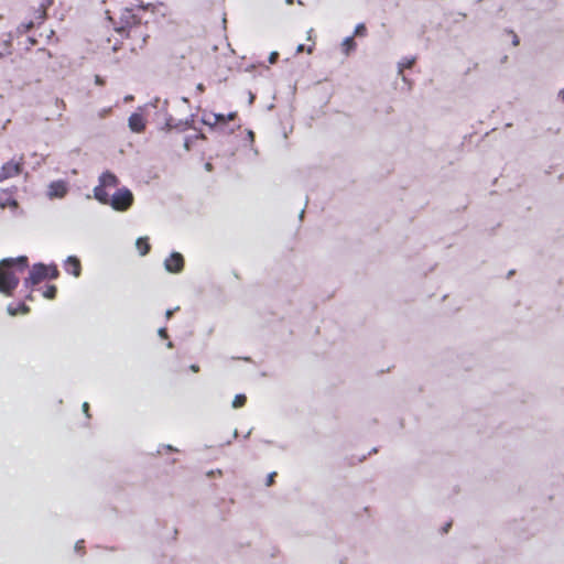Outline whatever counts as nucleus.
<instances>
[{"instance_id": "obj_1", "label": "nucleus", "mask_w": 564, "mask_h": 564, "mask_svg": "<svg viewBox=\"0 0 564 564\" xmlns=\"http://www.w3.org/2000/svg\"><path fill=\"white\" fill-rule=\"evenodd\" d=\"M134 202L132 192L128 187L118 188L111 196L108 194L107 200L102 205H109L116 212L128 210Z\"/></svg>"}, {"instance_id": "obj_2", "label": "nucleus", "mask_w": 564, "mask_h": 564, "mask_svg": "<svg viewBox=\"0 0 564 564\" xmlns=\"http://www.w3.org/2000/svg\"><path fill=\"white\" fill-rule=\"evenodd\" d=\"M119 178L110 171L102 172L98 177V185L94 187V198L99 203H105L108 197L106 188L116 187Z\"/></svg>"}, {"instance_id": "obj_3", "label": "nucleus", "mask_w": 564, "mask_h": 564, "mask_svg": "<svg viewBox=\"0 0 564 564\" xmlns=\"http://www.w3.org/2000/svg\"><path fill=\"white\" fill-rule=\"evenodd\" d=\"M24 165V156L21 155L19 160H10L2 164L0 167V182L6 181L8 178L18 176L22 173Z\"/></svg>"}, {"instance_id": "obj_4", "label": "nucleus", "mask_w": 564, "mask_h": 564, "mask_svg": "<svg viewBox=\"0 0 564 564\" xmlns=\"http://www.w3.org/2000/svg\"><path fill=\"white\" fill-rule=\"evenodd\" d=\"M47 265L42 262L34 263L30 270L29 276L24 279L23 285L29 289L47 279Z\"/></svg>"}, {"instance_id": "obj_5", "label": "nucleus", "mask_w": 564, "mask_h": 564, "mask_svg": "<svg viewBox=\"0 0 564 564\" xmlns=\"http://www.w3.org/2000/svg\"><path fill=\"white\" fill-rule=\"evenodd\" d=\"M69 191L68 182L64 180L53 181L47 185L46 195L50 199L63 198Z\"/></svg>"}, {"instance_id": "obj_6", "label": "nucleus", "mask_w": 564, "mask_h": 564, "mask_svg": "<svg viewBox=\"0 0 564 564\" xmlns=\"http://www.w3.org/2000/svg\"><path fill=\"white\" fill-rule=\"evenodd\" d=\"M184 268V258L180 252H172L164 261V269L170 273H180Z\"/></svg>"}, {"instance_id": "obj_7", "label": "nucleus", "mask_w": 564, "mask_h": 564, "mask_svg": "<svg viewBox=\"0 0 564 564\" xmlns=\"http://www.w3.org/2000/svg\"><path fill=\"white\" fill-rule=\"evenodd\" d=\"M193 121H194L193 115L189 118L185 119V120H178L177 122H175V120L172 117V115L166 113V118H165V122H164L163 129L167 130V131H171L173 129H175L177 131H184V130H186V129L192 127Z\"/></svg>"}, {"instance_id": "obj_8", "label": "nucleus", "mask_w": 564, "mask_h": 564, "mask_svg": "<svg viewBox=\"0 0 564 564\" xmlns=\"http://www.w3.org/2000/svg\"><path fill=\"white\" fill-rule=\"evenodd\" d=\"M128 126L131 131L140 133L145 129V122L142 115L133 112L128 119Z\"/></svg>"}, {"instance_id": "obj_9", "label": "nucleus", "mask_w": 564, "mask_h": 564, "mask_svg": "<svg viewBox=\"0 0 564 564\" xmlns=\"http://www.w3.org/2000/svg\"><path fill=\"white\" fill-rule=\"evenodd\" d=\"M1 263L10 264L12 268L18 271H23L29 267V259L26 256H19L17 258H6L1 260Z\"/></svg>"}, {"instance_id": "obj_10", "label": "nucleus", "mask_w": 564, "mask_h": 564, "mask_svg": "<svg viewBox=\"0 0 564 564\" xmlns=\"http://www.w3.org/2000/svg\"><path fill=\"white\" fill-rule=\"evenodd\" d=\"M65 268L66 271L72 273L74 276H79L82 271L80 261L75 256L67 257Z\"/></svg>"}, {"instance_id": "obj_11", "label": "nucleus", "mask_w": 564, "mask_h": 564, "mask_svg": "<svg viewBox=\"0 0 564 564\" xmlns=\"http://www.w3.org/2000/svg\"><path fill=\"white\" fill-rule=\"evenodd\" d=\"M130 19H133L135 20V15L131 13V10L130 9H126V14H123L121 17V22H122V25L119 26V28H116V32L121 34V35H127L128 36V28L130 26Z\"/></svg>"}, {"instance_id": "obj_12", "label": "nucleus", "mask_w": 564, "mask_h": 564, "mask_svg": "<svg viewBox=\"0 0 564 564\" xmlns=\"http://www.w3.org/2000/svg\"><path fill=\"white\" fill-rule=\"evenodd\" d=\"M30 308L25 303H19L18 306H13L12 304H9L7 307V312L11 316L18 315V313L26 314L29 313Z\"/></svg>"}, {"instance_id": "obj_13", "label": "nucleus", "mask_w": 564, "mask_h": 564, "mask_svg": "<svg viewBox=\"0 0 564 564\" xmlns=\"http://www.w3.org/2000/svg\"><path fill=\"white\" fill-rule=\"evenodd\" d=\"M135 247L139 250L140 256H145L150 251V243L147 237H139L135 240Z\"/></svg>"}, {"instance_id": "obj_14", "label": "nucleus", "mask_w": 564, "mask_h": 564, "mask_svg": "<svg viewBox=\"0 0 564 564\" xmlns=\"http://www.w3.org/2000/svg\"><path fill=\"white\" fill-rule=\"evenodd\" d=\"M343 47H344V53L346 55H348L350 53V51H354L355 47H356V42L354 40V36H347L345 37V40L343 41Z\"/></svg>"}, {"instance_id": "obj_15", "label": "nucleus", "mask_w": 564, "mask_h": 564, "mask_svg": "<svg viewBox=\"0 0 564 564\" xmlns=\"http://www.w3.org/2000/svg\"><path fill=\"white\" fill-rule=\"evenodd\" d=\"M415 63V57H405L399 63V73L401 74L404 68H411Z\"/></svg>"}, {"instance_id": "obj_16", "label": "nucleus", "mask_w": 564, "mask_h": 564, "mask_svg": "<svg viewBox=\"0 0 564 564\" xmlns=\"http://www.w3.org/2000/svg\"><path fill=\"white\" fill-rule=\"evenodd\" d=\"M247 397L245 394H237L232 401V408L238 409L245 405Z\"/></svg>"}, {"instance_id": "obj_17", "label": "nucleus", "mask_w": 564, "mask_h": 564, "mask_svg": "<svg viewBox=\"0 0 564 564\" xmlns=\"http://www.w3.org/2000/svg\"><path fill=\"white\" fill-rule=\"evenodd\" d=\"M47 268H48L47 269V272H48L47 279H50V280L57 279L59 275V272H58L56 264L52 263V264L47 265Z\"/></svg>"}, {"instance_id": "obj_18", "label": "nucleus", "mask_w": 564, "mask_h": 564, "mask_svg": "<svg viewBox=\"0 0 564 564\" xmlns=\"http://www.w3.org/2000/svg\"><path fill=\"white\" fill-rule=\"evenodd\" d=\"M57 293V288L55 285H48L43 293V296L48 300L55 299Z\"/></svg>"}, {"instance_id": "obj_19", "label": "nucleus", "mask_w": 564, "mask_h": 564, "mask_svg": "<svg viewBox=\"0 0 564 564\" xmlns=\"http://www.w3.org/2000/svg\"><path fill=\"white\" fill-rule=\"evenodd\" d=\"M34 23L32 21L28 22V23H21L18 28H17V32L19 34H23V33H26L29 32L32 28H33Z\"/></svg>"}, {"instance_id": "obj_20", "label": "nucleus", "mask_w": 564, "mask_h": 564, "mask_svg": "<svg viewBox=\"0 0 564 564\" xmlns=\"http://www.w3.org/2000/svg\"><path fill=\"white\" fill-rule=\"evenodd\" d=\"M7 206H10V207H17L18 206V202L14 199V198H7L4 200H0V208H6Z\"/></svg>"}, {"instance_id": "obj_21", "label": "nucleus", "mask_w": 564, "mask_h": 564, "mask_svg": "<svg viewBox=\"0 0 564 564\" xmlns=\"http://www.w3.org/2000/svg\"><path fill=\"white\" fill-rule=\"evenodd\" d=\"M195 139L193 138V135H187L185 139H184V149L186 151H189L193 147V143H194Z\"/></svg>"}, {"instance_id": "obj_22", "label": "nucleus", "mask_w": 564, "mask_h": 564, "mask_svg": "<svg viewBox=\"0 0 564 564\" xmlns=\"http://www.w3.org/2000/svg\"><path fill=\"white\" fill-rule=\"evenodd\" d=\"M506 32L512 36V45L518 46L520 43V40H519V36L514 33V31L507 29Z\"/></svg>"}, {"instance_id": "obj_23", "label": "nucleus", "mask_w": 564, "mask_h": 564, "mask_svg": "<svg viewBox=\"0 0 564 564\" xmlns=\"http://www.w3.org/2000/svg\"><path fill=\"white\" fill-rule=\"evenodd\" d=\"M366 33V26L362 23H359L355 28V35H364Z\"/></svg>"}, {"instance_id": "obj_24", "label": "nucleus", "mask_w": 564, "mask_h": 564, "mask_svg": "<svg viewBox=\"0 0 564 564\" xmlns=\"http://www.w3.org/2000/svg\"><path fill=\"white\" fill-rule=\"evenodd\" d=\"M202 122L206 126H208L210 129H215L217 127V124L215 123L214 119L210 120V119H207L206 117H203L202 118Z\"/></svg>"}, {"instance_id": "obj_25", "label": "nucleus", "mask_w": 564, "mask_h": 564, "mask_svg": "<svg viewBox=\"0 0 564 564\" xmlns=\"http://www.w3.org/2000/svg\"><path fill=\"white\" fill-rule=\"evenodd\" d=\"M213 119L215 123L225 122V115L223 113H213Z\"/></svg>"}, {"instance_id": "obj_26", "label": "nucleus", "mask_w": 564, "mask_h": 564, "mask_svg": "<svg viewBox=\"0 0 564 564\" xmlns=\"http://www.w3.org/2000/svg\"><path fill=\"white\" fill-rule=\"evenodd\" d=\"M276 476V473L275 471H272L270 473L268 476H267V480H265V485L267 486H271L274 481V477Z\"/></svg>"}, {"instance_id": "obj_27", "label": "nucleus", "mask_w": 564, "mask_h": 564, "mask_svg": "<svg viewBox=\"0 0 564 564\" xmlns=\"http://www.w3.org/2000/svg\"><path fill=\"white\" fill-rule=\"evenodd\" d=\"M278 58H279V53L275 51L271 52L269 55V63L274 64V63H276Z\"/></svg>"}, {"instance_id": "obj_28", "label": "nucleus", "mask_w": 564, "mask_h": 564, "mask_svg": "<svg viewBox=\"0 0 564 564\" xmlns=\"http://www.w3.org/2000/svg\"><path fill=\"white\" fill-rule=\"evenodd\" d=\"M177 310H180L178 306H176L175 308H170L165 312V317L169 319L172 317V315L174 314V312H176Z\"/></svg>"}, {"instance_id": "obj_29", "label": "nucleus", "mask_w": 564, "mask_h": 564, "mask_svg": "<svg viewBox=\"0 0 564 564\" xmlns=\"http://www.w3.org/2000/svg\"><path fill=\"white\" fill-rule=\"evenodd\" d=\"M158 334H159V336H160V337H162V338H166V337H167V332H166V328H165V327H161V328H159Z\"/></svg>"}, {"instance_id": "obj_30", "label": "nucleus", "mask_w": 564, "mask_h": 564, "mask_svg": "<svg viewBox=\"0 0 564 564\" xmlns=\"http://www.w3.org/2000/svg\"><path fill=\"white\" fill-rule=\"evenodd\" d=\"M167 106H169V100L164 99L163 102H162L161 109L164 111L165 116H166V113H169L167 112Z\"/></svg>"}, {"instance_id": "obj_31", "label": "nucleus", "mask_w": 564, "mask_h": 564, "mask_svg": "<svg viewBox=\"0 0 564 564\" xmlns=\"http://www.w3.org/2000/svg\"><path fill=\"white\" fill-rule=\"evenodd\" d=\"M83 412L86 414L87 417H89L88 409L89 404L87 402H84L82 405Z\"/></svg>"}, {"instance_id": "obj_32", "label": "nucleus", "mask_w": 564, "mask_h": 564, "mask_svg": "<svg viewBox=\"0 0 564 564\" xmlns=\"http://www.w3.org/2000/svg\"><path fill=\"white\" fill-rule=\"evenodd\" d=\"M236 117H237V112H235V111L229 112L227 116H225V121L226 120H234Z\"/></svg>"}, {"instance_id": "obj_33", "label": "nucleus", "mask_w": 564, "mask_h": 564, "mask_svg": "<svg viewBox=\"0 0 564 564\" xmlns=\"http://www.w3.org/2000/svg\"><path fill=\"white\" fill-rule=\"evenodd\" d=\"M84 540H79L75 543V551H79L83 549Z\"/></svg>"}, {"instance_id": "obj_34", "label": "nucleus", "mask_w": 564, "mask_h": 564, "mask_svg": "<svg viewBox=\"0 0 564 564\" xmlns=\"http://www.w3.org/2000/svg\"><path fill=\"white\" fill-rule=\"evenodd\" d=\"M95 83L97 85H104L105 80L99 75H96L95 76Z\"/></svg>"}, {"instance_id": "obj_35", "label": "nucleus", "mask_w": 564, "mask_h": 564, "mask_svg": "<svg viewBox=\"0 0 564 564\" xmlns=\"http://www.w3.org/2000/svg\"><path fill=\"white\" fill-rule=\"evenodd\" d=\"M159 104H160V98H155V99H154L153 101H151L149 105H150V106H152V107H154V108H159V107H160V106H159Z\"/></svg>"}, {"instance_id": "obj_36", "label": "nucleus", "mask_w": 564, "mask_h": 564, "mask_svg": "<svg viewBox=\"0 0 564 564\" xmlns=\"http://www.w3.org/2000/svg\"><path fill=\"white\" fill-rule=\"evenodd\" d=\"M254 98H256V96H254L251 91H249L248 99H249V104H250V105H251V104H253Z\"/></svg>"}, {"instance_id": "obj_37", "label": "nucleus", "mask_w": 564, "mask_h": 564, "mask_svg": "<svg viewBox=\"0 0 564 564\" xmlns=\"http://www.w3.org/2000/svg\"><path fill=\"white\" fill-rule=\"evenodd\" d=\"M193 138H194L195 140H197V139H205L206 137H205V134H204V133L199 132V133H197V134H194V135H193Z\"/></svg>"}, {"instance_id": "obj_38", "label": "nucleus", "mask_w": 564, "mask_h": 564, "mask_svg": "<svg viewBox=\"0 0 564 564\" xmlns=\"http://www.w3.org/2000/svg\"><path fill=\"white\" fill-rule=\"evenodd\" d=\"M247 134H248L249 140H250L251 142H253V139H254V133H253V131L248 130Z\"/></svg>"}, {"instance_id": "obj_39", "label": "nucleus", "mask_w": 564, "mask_h": 564, "mask_svg": "<svg viewBox=\"0 0 564 564\" xmlns=\"http://www.w3.org/2000/svg\"><path fill=\"white\" fill-rule=\"evenodd\" d=\"M305 50V45L304 44H299L297 47H296V53H301Z\"/></svg>"}, {"instance_id": "obj_40", "label": "nucleus", "mask_w": 564, "mask_h": 564, "mask_svg": "<svg viewBox=\"0 0 564 564\" xmlns=\"http://www.w3.org/2000/svg\"><path fill=\"white\" fill-rule=\"evenodd\" d=\"M205 170L210 172L213 170V164L209 162L205 163Z\"/></svg>"}, {"instance_id": "obj_41", "label": "nucleus", "mask_w": 564, "mask_h": 564, "mask_svg": "<svg viewBox=\"0 0 564 564\" xmlns=\"http://www.w3.org/2000/svg\"><path fill=\"white\" fill-rule=\"evenodd\" d=\"M164 447L167 449V451H171V452H176L177 449L175 447H173L172 445H164Z\"/></svg>"}, {"instance_id": "obj_42", "label": "nucleus", "mask_w": 564, "mask_h": 564, "mask_svg": "<svg viewBox=\"0 0 564 564\" xmlns=\"http://www.w3.org/2000/svg\"><path fill=\"white\" fill-rule=\"evenodd\" d=\"M196 89H197L198 91H204V90H205V87H204V85H203V84H200V83H199V84L196 86Z\"/></svg>"}, {"instance_id": "obj_43", "label": "nucleus", "mask_w": 564, "mask_h": 564, "mask_svg": "<svg viewBox=\"0 0 564 564\" xmlns=\"http://www.w3.org/2000/svg\"><path fill=\"white\" fill-rule=\"evenodd\" d=\"M189 368L194 372H197L199 370V367L197 365H192Z\"/></svg>"}, {"instance_id": "obj_44", "label": "nucleus", "mask_w": 564, "mask_h": 564, "mask_svg": "<svg viewBox=\"0 0 564 564\" xmlns=\"http://www.w3.org/2000/svg\"><path fill=\"white\" fill-rule=\"evenodd\" d=\"M304 214H305V210H304V209H302V210L300 212V214H299V218H300V220H302V219H303Z\"/></svg>"}, {"instance_id": "obj_45", "label": "nucleus", "mask_w": 564, "mask_h": 564, "mask_svg": "<svg viewBox=\"0 0 564 564\" xmlns=\"http://www.w3.org/2000/svg\"><path fill=\"white\" fill-rule=\"evenodd\" d=\"M449 527H451V523H446V524L444 525V528H443V531H444V532H447V531H448V529H449Z\"/></svg>"}, {"instance_id": "obj_46", "label": "nucleus", "mask_w": 564, "mask_h": 564, "mask_svg": "<svg viewBox=\"0 0 564 564\" xmlns=\"http://www.w3.org/2000/svg\"><path fill=\"white\" fill-rule=\"evenodd\" d=\"M132 99H133V96H131V95L124 97V101H130Z\"/></svg>"}, {"instance_id": "obj_47", "label": "nucleus", "mask_w": 564, "mask_h": 564, "mask_svg": "<svg viewBox=\"0 0 564 564\" xmlns=\"http://www.w3.org/2000/svg\"><path fill=\"white\" fill-rule=\"evenodd\" d=\"M306 51H307V53H310V54H311V53L313 52V46H308V47L306 48Z\"/></svg>"}, {"instance_id": "obj_48", "label": "nucleus", "mask_w": 564, "mask_h": 564, "mask_svg": "<svg viewBox=\"0 0 564 564\" xmlns=\"http://www.w3.org/2000/svg\"><path fill=\"white\" fill-rule=\"evenodd\" d=\"M560 96L564 100V88L560 91Z\"/></svg>"}, {"instance_id": "obj_49", "label": "nucleus", "mask_w": 564, "mask_h": 564, "mask_svg": "<svg viewBox=\"0 0 564 564\" xmlns=\"http://www.w3.org/2000/svg\"><path fill=\"white\" fill-rule=\"evenodd\" d=\"M166 346H167V348H172L173 347V343L172 341H167Z\"/></svg>"}, {"instance_id": "obj_50", "label": "nucleus", "mask_w": 564, "mask_h": 564, "mask_svg": "<svg viewBox=\"0 0 564 564\" xmlns=\"http://www.w3.org/2000/svg\"><path fill=\"white\" fill-rule=\"evenodd\" d=\"M250 434H251V430H250V431H248V432H247V434H245V436H243V437H245V438H248V437L250 436Z\"/></svg>"}, {"instance_id": "obj_51", "label": "nucleus", "mask_w": 564, "mask_h": 564, "mask_svg": "<svg viewBox=\"0 0 564 564\" xmlns=\"http://www.w3.org/2000/svg\"><path fill=\"white\" fill-rule=\"evenodd\" d=\"M234 131H235V129H234V128H231V129H229V130L227 131V133H228V134H230V133H234Z\"/></svg>"}, {"instance_id": "obj_52", "label": "nucleus", "mask_w": 564, "mask_h": 564, "mask_svg": "<svg viewBox=\"0 0 564 564\" xmlns=\"http://www.w3.org/2000/svg\"><path fill=\"white\" fill-rule=\"evenodd\" d=\"M26 299H28V300H32V294H31V293H29V294L26 295Z\"/></svg>"}, {"instance_id": "obj_53", "label": "nucleus", "mask_w": 564, "mask_h": 564, "mask_svg": "<svg viewBox=\"0 0 564 564\" xmlns=\"http://www.w3.org/2000/svg\"><path fill=\"white\" fill-rule=\"evenodd\" d=\"M237 436H238V431H237V430H235V431H234V437H237Z\"/></svg>"}, {"instance_id": "obj_54", "label": "nucleus", "mask_w": 564, "mask_h": 564, "mask_svg": "<svg viewBox=\"0 0 564 564\" xmlns=\"http://www.w3.org/2000/svg\"><path fill=\"white\" fill-rule=\"evenodd\" d=\"M313 30H310L308 31V36H307V40H311V33H312Z\"/></svg>"}, {"instance_id": "obj_55", "label": "nucleus", "mask_w": 564, "mask_h": 564, "mask_svg": "<svg viewBox=\"0 0 564 564\" xmlns=\"http://www.w3.org/2000/svg\"><path fill=\"white\" fill-rule=\"evenodd\" d=\"M182 101L187 102V101H188V99H187L186 97H183V98H182Z\"/></svg>"}, {"instance_id": "obj_56", "label": "nucleus", "mask_w": 564, "mask_h": 564, "mask_svg": "<svg viewBox=\"0 0 564 564\" xmlns=\"http://www.w3.org/2000/svg\"><path fill=\"white\" fill-rule=\"evenodd\" d=\"M286 3L291 4L293 2V0H285Z\"/></svg>"}, {"instance_id": "obj_57", "label": "nucleus", "mask_w": 564, "mask_h": 564, "mask_svg": "<svg viewBox=\"0 0 564 564\" xmlns=\"http://www.w3.org/2000/svg\"><path fill=\"white\" fill-rule=\"evenodd\" d=\"M243 360L250 361V358L249 357H245Z\"/></svg>"}, {"instance_id": "obj_58", "label": "nucleus", "mask_w": 564, "mask_h": 564, "mask_svg": "<svg viewBox=\"0 0 564 564\" xmlns=\"http://www.w3.org/2000/svg\"><path fill=\"white\" fill-rule=\"evenodd\" d=\"M3 54L0 52V57L2 56Z\"/></svg>"}]
</instances>
